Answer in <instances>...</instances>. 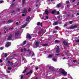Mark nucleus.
<instances>
[{"label":"nucleus","mask_w":79,"mask_h":79,"mask_svg":"<svg viewBox=\"0 0 79 79\" xmlns=\"http://www.w3.org/2000/svg\"><path fill=\"white\" fill-rule=\"evenodd\" d=\"M27 13V10L26 9H24L23 13L26 14Z\"/></svg>","instance_id":"obj_15"},{"label":"nucleus","mask_w":79,"mask_h":79,"mask_svg":"<svg viewBox=\"0 0 79 79\" xmlns=\"http://www.w3.org/2000/svg\"><path fill=\"white\" fill-rule=\"evenodd\" d=\"M69 53V52L68 51V50H67V52H65L66 55H67L68 53Z\"/></svg>","instance_id":"obj_24"},{"label":"nucleus","mask_w":79,"mask_h":79,"mask_svg":"<svg viewBox=\"0 0 79 79\" xmlns=\"http://www.w3.org/2000/svg\"><path fill=\"white\" fill-rule=\"evenodd\" d=\"M61 4L60 3H59L57 5V8H60V7H61Z\"/></svg>","instance_id":"obj_18"},{"label":"nucleus","mask_w":79,"mask_h":79,"mask_svg":"<svg viewBox=\"0 0 79 79\" xmlns=\"http://www.w3.org/2000/svg\"><path fill=\"white\" fill-rule=\"evenodd\" d=\"M75 1H76V0H73L72 1V2L73 3V2H74Z\"/></svg>","instance_id":"obj_56"},{"label":"nucleus","mask_w":79,"mask_h":79,"mask_svg":"<svg viewBox=\"0 0 79 79\" xmlns=\"http://www.w3.org/2000/svg\"><path fill=\"white\" fill-rule=\"evenodd\" d=\"M40 22H39L37 23V26H39V25H40Z\"/></svg>","instance_id":"obj_27"},{"label":"nucleus","mask_w":79,"mask_h":79,"mask_svg":"<svg viewBox=\"0 0 79 79\" xmlns=\"http://www.w3.org/2000/svg\"><path fill=\"white\" fill-rule=\"evenodd\" d=\"M24 3H25V0H23L22 1V5H24Z\"/></svg>","instance_id":"obj_22"},{"label":"nucleus","mask_w":79,"mask_h":79,"mask_svg":"<svg viewBox=\"0 0 79 79\" xmlns=\"http://www.w3.org/2000/svg\"><path fill=\"white\" fill-rule=\"evenodd\" d=\"M77 61V60H73V62L74 63H75V62H76Z\"/></svg>","instance_id":"obj_47"},{"label":"nucleus","mask_w":79,"mask_h":79,"mask_svg":"<svg viewBox=\"0 0 79 79\" xmlns=\"http://www.w3.org/2000/svg\"><path fill=\"white\" fill-rule=\"evenodd\" d=\"M77 27V25H75L74 26H73L72 27H70V29H74V28H76Z\"/></svg>","instance_id":"obj_8"},{"label":"nucleus","mask_w":79,"mask_h":79,"mask_svg":"<svg viewBox=\"0 0 79 79\" xmlns=\"http://www.w3.org/2000/svg\"><path fill=\"white\" fill-rule=\"evenodd\" d=\"M45 14L48 15V10H45Z\"/></svg>","instance_id":"obj_20"},{"label":"nucleus","mask_w":79,"mask_h":79,"mask_svg":"<svg viewBox=\"0 0 79 79\" xmlns=\"http://www.w3.org/2000/svg\"><path fill=\"white\" fill-rule=\"evenodd\" d=\"M26 50H21V52H23V51H26Z\"/></svg>","instance_id":"obj_48"},{"label":"nucleus","mask_w":79,"mask_h":79,"mask_svg":"<svg viewBox=\"0 0 79 79\" xmlns=\"http://www.w3.org/2000/svg\"><path fill=\"white\" fill-rule=\"evenodd\" d=\"M11 13H12L15 14V10H13L11 11Z\"/></svg>","instance_id":"obj_30"},{"label":"nucleus","mask_w":79,"mask_h":79,"mask_svg":"<svg viewBox=\"0 0 79 79\" xmlns=\"http://www.w3.org/2000/svg\"><path fill=\"white\" fill-rule=\"evenodd\" d=\"M3 2H4V1L3 0L0 1V3H3Z\"/></svg>","instance_id":"obj_35"},{"label":"nucleus","mask_w":79,"mask_h":79,"mask_svg":"<svg viewBox=\"0 0 79 79\" xmlns=\"http://www.w3.org/2000/svg\"><path fill=\"white\" fill-rule=\"evenodd\" d=\"M7 63H9V64H10V65H13V63L10 62V60H8L7 61Z\"/></svg>","instance_id":"obj_17"},{"label":"nucleus","mask_w":79,"mask_h":79,"mask_svg":"<svg viewBox=\"0 0 79 79\" xmlns=\"http://www.w3.org/2000/svg\"><path fill=\"white\" fill-rule=\"evenodd\" d=\"M52 56H52V55H49L48 56V57H49V58H51V57H52Z\"/></svg>","instance_id":"obj_32"},{"label":"nucleus","mask_w":79,"mask_h":79,"mask_svg":"<svg viewBox=\"0 0 79 79\" xmlns=\"http://www.w3.org/2000/svg\"><path fill=\"white\" fill-rule=\"evenodd\" d=\"M53 33H56V31H55V30H54L52 31Z\"/></svg>","instance_id":"obj_53"},{"label":"nucleus","mask_w":79,"mask_h":79,"mask_svg":"<svg viewBox=\"0 0 79 79\" xmlns=\"http://www.w3.org/2000/svg\"><path fill=\"white\" fill-rule=\"evenodd\" d=\"M79 2H78V3H77V5H79Z\"/></svg>","instance_id":"obj_64"},{"label":"nucleus","mask_w":79,"mask_h":79,"mask_svg":"<svg viewBox=\"0 0 79 79\" xmlns=\"http://www.w3.org/2000/svg\"><path fill=\"white\" fill-rule=\"evenodd\" d=\"M11 45V43L10 42H7L6 44L5 45L6 47H10Z\"/></svg>","instance_id":"obj_5"},{"label":"nucleus","mask_w":79,"mask_h":79,"mask_svg":"<svg viewBox=\"0 0 79 79\" xmlns=\"http://www.w3.org/2000/svg\"><path fill=\"white\" fill-rule=\"evenodd\" d=\"M29 19H30V16H28L26 19V21H29Z\"/></svg>","instance_id":"obj_13"},{"label":"nucleus","mask_w":79,"mask_h":79,"mask_svg":"<svg viewBox=\"0 0 79 79\" xmlns=\"http://www.w3.org/2000/svg\"><path fill=\"white\" fill-rule=\"evenodd\" d=\"M27 69H28V68L26 67V68H25V71H26V70H27Z\"/></svg>","instance_id":"obj_45"},{"label":"nucleus","mask_w":79,"mask_h":79,"mask_svg":"<svg viewBox=\"0 0 79 79\" xmlns=\"http://www.w3.org/2000/svg\"><path fill=\"white\" fill-rule=\"evenodd\" d=\"M19 33H20V31H16L15 33V36H18V35H19Z\"/></svg>","instance_id":"obj_6"},{"label":"nucleus","mask_w":79,"mask_h":79,"mask_svg":"<svg viewBox=\"0 0 79 79\" xmlns=\"http://www.w3.org/2000/svg\"><path fill=\"white\" fill-rule=\"evenodd\" d=\"M56 50H60V48H59V46H57V48H56Z\"/></svg>","instance_id":"obj_37"},{"label":"nucleus","mask_w":79,"mask_h":79,"mask_svg":"<svg viewBox=\"0 0 79 79\" xmlns=\"http://www.w3.org/2000/svg\"><path fill=\"white\" fill-rule=\"evenodd\" d=\"M22 16H26V15L24 14H22Z\"/></svg>","instance_id":"obj_39"},{"label":"nucleus","mask_w":79,"mask_h":79,"mask_svg":"<svg viewBox=\"0 0 79 79\" xmlns=\"http://www.w3.org/2000/svg\"><path fill=\"white\" fill-rule=\"evenodd\" d=\"M19 77H20L21 79H23V75H20Z\"/></svg>","instance_id":"obj_31"},{"label":"nucleus","mask_w":79,"mask_h":79,"mask_svg":"<svg viewBox=\"0 0 79 79\" xmlns=\"http://www.w3.org/2000/svg\"><path fill=\"white\" fill-rule=\"evenodd\" d=\"M31 10V8L29 7L28 9V11H30Z\"/></svg>","instance_id":"obj_51"},{"label":"nucleus","mask_w":79,"mask_h":79,"mask_svg":"<svg viewBox=\"0 0 79 79\" xmlns=\"http://www.w3.org/2000/svg\"><path fill=\"white\" fill-rule=\"evenodd\" d=\"M32 70H31V71L29 72L28 73H26V75H28L29 74H32Z\"/></svg>","instance_id":"obj_11"},{"label":"nucleus","mask_w":79,"mask_h":79,"mask_svg":"<svg viewBox=\"0 0 79 79\" xmlns=\"http://www.w3.org/2000/svg\"><path fill=\"white\" fill-rule=\"evenodd\" d=\"M35 45L36 47H38L39 46V43L38 41H36L35 42Z\"/></svg>","instance_id":"obj_9"},{"label":"nucleus","mask_w":79,"mask_h":79,"mask_svg":"<svg viewBox=\"0 0 79 79\" xmlns=\"http://www.w3.org/2000/svg\"><path fill=\"white\" fill-rule=\"evenodd\" d=\"M77 15H79V13H77Z\"/></svg>","instance_id":"obj_63"},{"label":"nucleus","mask_w":79,"mask_h":79,"mask_svg":"<svg viewBox=\"0 0 79 79\" xmlns=\"http://www.w3.org/2000/svg\"><path fill=\"white\" fill-rule=\"evenodd\" d=\"M53 68V67L52 66H49V69H52V68Z\"/></svg>","instance_id":"obj_28"},{"label":"nucleus","mask_w":79,"mask_h":79,"mask_svg":"<svg viewBox=\"0 0 79 79\" xmlns=\"http://www.w3.org/2000/svg\"><path fill=\"white\" fill-rule=\"evenodd\" d=\"M26 44V41L25 40L23 41V44H24V45H25V44Z\"/></svg>","instance_id":"obj_29"},{"label":"nucleus","mask_w":79,"mask_h":79,"mask_svg":"<svg viewBox=\"0 0 79 79\" xmlns=\"http://www.w3.org/2000/svg\"><path fill=\"white\" fill-rule=\"evenodd\" d=\"M39 0H36V3H38L39 2Z\"/></svg>","instance_id":"obj_61"},{"label":"nucleus","mask_w":79,"mask_h":79,"mask_svg":"<svg viewBox=\"0 0 79 79\" xmlns=\"http://www.w3.org/2000/svg\"><path fill=\"white\" fill-rule=\"evenodd\" d=\"M26 71L25 70L23 71V73H26Z\"/></svg>","instance_id":"obj_54"},{"label":"nucleus","mask_w":79,"mask_h":79,"mask_svg":"<svg viewBox=\"0 0 79 79\" xmlns=\"http://www.w3.org/2000/svg\"><path fill=\"white\" fill-rule=\"evenodd\" d=\"M4 28L5 29H7V27H4Z\"/></svg>","instance_id":"obj_58"},{"label":"nucleus","mask_w":79,"mask_h":79,"mask_svg":"<svg viewBox=\"0 0 79 79\" xmlns=\"http://www.w3.org/2000/svg\"><path fill=\"white\" fill-rule=\"evenodd\" d=\"M56 12V11L55 10H53L52 11V14H53V15H54V14H55Z\"/></svg>","instance_id":"obj_14"},{"label":"nucleus","mask_w":79,"mask_h":79,"mask_svg":"<svg viewBox=\"0 0 79 79\" xmlns=\"http://www.w3.org/2000/svg\"><path fill=\"white\" fill-rule=\"evenodd\" d=\"M32 37H31V36L30 35V34H27V35L26 38V39H31Z\"/></svg>","instance_id":"obj_7"},{"label":"nucleus","mask_w":79,"mask_h":79,"mask_svg":"<svg viewBox=\"0 0 79 79\" xmlns=\"http://www.w3.org/2000/svg\"><path fill=\"white\" fill-rule=\"evenodd\" d=\"M2 60H0V63H2Z\"/></svg>","instance_id":"obj_60"},{"label":"nucleus","mask_w":79,"mask_h":79,"mask_svg":"<svg viewBox=\"0 0 79 79\" xmlns=\"http://www.w3.org/2000/svg\"><path fill=\"white\" fill-rule=\"evenodd\" d=\"M52 60L53 61H56V59H55V58H54L52 59Z\"/></svg>","instance_id":"obj_36"},{"label":"nucleus","mask_w":79,"mask_h":79,"mask_svg":"<svg viewBox=\"0 0 79 79\" xmlns=\"http://www.w3.org/2000/svg\"><path fill=\"white\" fill-rule=\"evenodd\" d=\"M55 55H56L57 56H58V55H60V54L59 53V54H56Z\"/></svg>","instance_id":"obj_43"},{"label":"nucleus","mask_w":79,"mask_h":79,"mask_svg":"<svg viewBox=\"0 0 79 79\" xmlns=\"http://www.w3.org/2000/svg\"><path fill=\"white\" fill-rule=\"evenodd\" d=\"M16 24L17 25H18V24H19V23H18V22H17V23H16Z\"/></svg>","instance_id":"obj_62"},{"label":"nucleus","mask_w":79,"mask_h":79,"mask_svg":"<svg viewBox=\"0 0 79 79\" xmlns=\"http://www.w3.org/2000/svg\"><path fill=\"white\" fill-rule=\"evenodd\" d=\"M45 18L46 19H48V16H46Z\"/></svg>","instance_id":"obj_57"},{"label":"nucleus","mask_w":79,"mask_h":79,"mask_svg":"<svg viewBox=\"0 0 79 79\" xmlns=\"http://www.w3.org/2000/svg\"><path fill=\"white\" fill-rule=\"evenodd\" d=\"M20 10L19 8V9H17V11H20Z\"/></svg>","instance_id":"obj_42"},{"label":"nucleus","mask_w":79,"mask_h":79,"mask_svg":"<svg viewBox=\"0 0 79 79\" xmlns=\"http://www.w3.org/2000/svg\"><path fill=\"white\" fill-rule=\"evenodd\" d=\"M73 23V22L72 21H70L69 22V23L70 24H71Z\"/></svg>","instance_id":"obj_38"},{"label":"nucleus","mask_w":79,"mask_h":79,"mask_svg":"<svg viewBox=\"0 0 79 79\" xmlns=\"http://www.w3.org/2000/svg\"><path fill=\"white\" fill-rule=\"evenodd\" d=\"M0 50H3V48L1 47L0 48Z\"/></svg>","instance_id":"obj_52"},{"label":"nucleus","mask_w":79,"mask_h":79,"mask_svg":"<svg viewBox=\"0 0 79 79\" xmlns=\"http://www.w3.org/2000/svg\"><path fill=\"white\" fill-rule=\"evenodd\" d=\"M27 26V24H24L22 26V27H21V28H24L25 26Z\"/></svg>","instance_id":"obj_19"},{"label":"nucleus","mask_w":79,"mask_h":79,"mask_svg":"<svg viewBox=\"0 0 79 79\" xmlns=\"http://www.w3.org/2000/svg\"><path fill=\"white\" fill-rule=\"evenodd\" d=\"M55 43H58V42H59V40H56L55 42H54Z\"/></svg>","instance_id":"obj_23"},{"label":"nucleus","mask_w":79,"mask_h":79,"mask_svg":"<svg viewBox=\"0 0 79 79\" xmlns=\"http://www.w3.org/2000/svg\"><path fill=\"white\" fill-rule=\"evenodd\" d=\"M58 28H59V27H55L56 29H58Z\"/></svg>","instance_id":"obj_50"},{"label":"nucleus","mask_w":79,"mask_h":79,"mask_svg":"<svg viewBox=\"0 0 79 79\" xmlns=\"http://www.w3.org/2000/svg\"><path fill=\"white\" fill-rule=\"evenodd\" d=\"M8 56V55H7V54H5V55H4V56H5V57H6V56Z\"/></svg>","instance_id":"obj_49"},{"label":"nucleus","mask_w":79,"mask_h":79,"mask_svg":"<svg viewBox=\"0 0 79 79\" xmlns=\"http://www.w3.org/2000/svg\"><path fill=\"white\" fill-rule=\"evenodd\" d=\"M13 22V21L11 19H10L8 20L7 22V24H10V23H11Z\"/></svg>","instance_id":"obj_10"},{"label":"nucleus","mask_w":79,"mask_h":79,"mask_svg":"<svg viewBox=\"0 0 79 79\" xmlns=\"http://www.w3.org/2000/svg\"><path fill=\"white\" fill-rule=\"evenodd\" d=\"M63 44H64V46H65V47H69V44L68 42H65V41H63Z\"/></svg>","instance_id":"obj_2"},{"label":"nucleus","mask_w":79,"mask_h":79,"mask_svg":"<svg viewBox=\"0 0 79 79\" xmlns=\"http://www.w3.org/2000/svg\"><path fill=\"white\" fill-rule=\"evenodd\" d=\"M51 71H55V70L54 69H51Z\"/></svg>","instance_id":"obj_46"},{"label":"nucleus","mask_w":79,"mask_h":79,"mask_svg":"<svg viewBox=\"0 0 79 79\" xmlns=\"http://www.w3.org/2000/svg\"><path fill=\"white\" fill-rule=\"evenodd\" d=\"M56 53H60V50H56Z\"/></svg>","instance_id":"obj_26"},{"label":"nucleus","mask_w":79,"mask_h":79,"mask_svg":"<svg viewBox=\"0 0 79 79\" xmlns=\"http://www.w3.org/2000/svg\"><path fill=\"white\" fill-rule=\"evenodd\" d=\"M32 51H31L30 50H27V52L26 53V55L27 56H29V55H30V54L31 53Z\"/></svg>","instance_id":"obj_4"},{"label":"nucleus","mask_w":79,"mask_h":79,"mask_svg":"<svg viewBox=\"0 0 79 79\" xmlns=\"http://www.w3.org/2000/svg\"><path fill=\"white\" fill-rule=\"evenodd\" d=\"M39 69V68L38 67H36V70H37V69Z\"/></svg>","instance_id":"obj_59"},{"label":"nucleus","mask_w":79,"mask_h":79,"mask_svg":"<svg viewBox=\"0 0 79 79\" xmlns=\"http://www.w3.org/2000/svg\"><path fill=\"white\" fill-rule=\"evenodd\" d=\"M58 24V22H56L55 23H53L52 25L53 26H56V25H57Z\"/></svg>","instance_id":"obj_12"},{"label":"nucleus","mask_w":79,"mask_h":79,"mask_svg":"<svg viewBox=\"0 0 79 79\" xmlns=\"http://www.w3.org/2000/svg\"><path fill=\"white\" fill-rule=\"evenodd\" d=\"M69 0L68 1H66V3H67V4H68V3H69Z\"/></svg>","instance_id":"obj_41"},{"label":"nucleus","mask_w":79,"mask_h":79,"mask_svg":"<svg viewBox=\"0 0 79 79\" xmlns=\"http://www.w3.org/2000/svg\"><path fill=\"white\" fill-rule=\"evenodd\" d=\"M48 45V44H42V46H43V47H45V46H47Z\"/></svg>","instance_id":"obj_21"},{"label":"nucleus","mask_w":79,"mask_h":79,"mask_svg":"<svg viewBox=\"0 0 79 79\" xmlns=\"http://www.w3.org/2000/svg\"><path fill=\"white\" fill-rule=\"evenodd\" d=\"M41 33H42V31H39L38 32V34H39L40 35L41 34Z\"/></svg>","instance_id":"obj_33"},{"label":"nucleus","mask_w":79,"mask_h":79,"mask_svg":"<svg viewBox=\"0 0 79 79\" xmlns=\"http://www.w3.org/2000/svg\"><path fill=\"white\" fill-rule=\"evenodd\" d=\"M76 42H79V39L77 40H76Z\"/></svg>","instance_id":"obj_44"},{"label":"nucleus","mask_w":79,"mask_h":79,"mask_svg":"<svg viewBox=\"0 0 79 79\" xmlns=\"http://www.w3.org/2000/svg\"><path fill=\"white\" fill-rule=\"evenodd\" d=\"M11 69H12V68L11 67H7V69L8 70H11Z\"/></svg>","instance_id":"obj_25"},{"label":"nucleus","mask_w":79,"mask_h":79,"mask_svg":"<svg viewBox=\"0 0 79 79\" xmlns=\"http://www.w3.org/2000/svg\"><path fill=\"white\" fill-rule=\"evenodd\" d=\"M44 18H45L44 17H42V18H41V19H44Z\"/></svg>","instance_id":"obj_55"},{"label":"nucleus","mask_w":79,"mask_h":79,"mask_svg":"<svg viewBox=\"0 0 79 79\" xmlns=\"http://www.w3.org/2000/svg\"><path fill=\"white\" fill-rule=\"evenodd\" d=\"M31 53L32 54V56H35V54H34V51H31Z\"/></svg>","instance_id":"obj_16"},{"label":"nucleus","mask_w":79,"mask_h":79,"mask_svg":"<svg viewBox=\"0 0 79 79\" xmlns=\"http://www.w3.org/2000/svg\"><path fill=\"white\" fill-rule=\"evenodd\" d=\"M56 14L57 15H58L60 14V12L59 11H58L56 12Z\"/></svg>","instance_id":"obj_34"},{"label":"nucleus","mask_w":79,"mask_h":79,"mask_svg":"<svg viewBox=\"0 0 79 79\" xmlns=\"http://www.w3.org/2000/svg\"><path fill=\"white\" fill-rule=\"evenodd\" d=\"M60 73L64 75V76H67V72L65 71V70L63 69H60Z\"/></svg>","instance_id":"obj_1"},{"label":"nucleus","mask_w":79,"mask_h":79,"mask_svg":"<svg viewBox=\"0 0 79 79\" xmlns=\"http://www.w3.org/2000/svg\"><path fill=\"white\" fill-rule=\"evenodd\" d=\"M13 35V34H10L7 37V40H11L12 39V37Z\"/></svg>","instance_id":"obj_3"},{"label":"nucleus","mask_w":79,"mask_h":79,"mask_svg":"<svg viewBox=\"0 0 79 79\" xmlns=\"http://www.w3.org/2000/svg\"><path fill=\"white\" fill-rule=\"evenodd\" d=\"M60 18H61V16H57V18H58V19H60Z\"/></svg>","instance_id":"obj_40"}]
</instances>
